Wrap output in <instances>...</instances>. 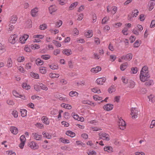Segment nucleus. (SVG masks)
Instances as JSON below:
<instances>
[{"mask_svg":"<svg viewBox=\"0 0 155 155\" xmlns=\"http://www.w3.org/2000/svg\"><path fill=\"white\" fill-rule=\"evenodd\" d=\"M91 91L93 92L94 93L99 94L101 93V91L99 89H98L96 88H93L92 89Z\"/></svg>","mask_w":155,"mask_h":155,"instance_id":"obj_46","label":"nucleus"},{"mask_svg":"<svg viewBox=\"0 0 155 155\" xmlns=\"http://www.w3.org/2000/svg\"><path fill=\"white\" fill-rule=\"evenodd\" d=\"M104 149L105 151H107L108 153H111L113 152V148L110 146H105L104 147Z\"/></svg>","mask_w":155,"mask_h":155,"instance_id":"obj_16","label":"nucleus"},{"mask_svg":"<svg viewBox=\"0 0 155 155\" xmlns=\"http://www.w3.org/2000/svg\"><path fill=\"white\" fill-rule=\"evenodd\" d=\"M109 18H107V17H104L102 20L101 23L103 24H105L106 22L108 21Z\"/></svg>","mask_w":155,"mask_h":155,"instance_id":"obj_53","label":"nucleus"},{"mask_svg":"<svg viewBox=\"0 0 155 155\" xmlns=\"http://www.w3.org/2000/svg\"><path fill=\"white\" fill-rule=\"evenodd\" d=\"M14 29V26L11 24L10 23L9 25V28L8 29V32H11Z\"/></svg>","mask_w":155,"mask_h":155,"instance_id":"obj_44","label":"nucleus"},{"mask_svg":"<svg viewBox=\"0 0 155 155\" xmlns=\"http://www.w3.org/2000/svg\"><path fill=\"white\" fill-rule=\"evenodd\" d=\"M38 12V8H35L31 10V15L33 17H35L36 16V14Z\"/></svg>","mask_w":155,"mask_h":155,"instance_id":"obj_15","label":"nucleus"},{"mask_svg":"<svg viewBox=\"0 0 155 155\" xmlns=\"http://www.w3.org/2000/svg\"><path fill=\"white\" fill-rule=\"evenodd\" d=\"M155 5V1L151 0L150 1L149 4L148 6L149 7V10L150 11L151 10L154 8V5Z\"/></svg>","mask_w":155,"mask_h":155,"instance_id":"obj_14","label":"nucleus"},{"mask_svg":"<svg viewBox=\"0 0 155 155\" xmlns=\"http://www.w3.org/2000/svg\"><path fill=\"white\" fill-rule=\"evenodd\" d=\"M51 56L49 55H43L41 56V58L43 59L47 60L49 59Z\"/></svg>","mask_w":155,"mask_h":155,"instance_id":"obj_45","label":"nucleus"},{"mask_svg":"<svg viewBox=\"0 0 155 155\" xmlns=\"http://www.w3.org/2000/svg\"><path fill=\"white\" fill-rule=\"evenodd\" d=\"M13 95L16 97H19L20 96V94H19L16 91H13Z\"/></svg>","mask_w":155,"mask_h":155,"instance_id":"obj_62","label":"nucleus"},{"mask_svg":"<svg viewBox=\"0 0 155 155\" xmlns=\"http://www.w3.org/2000/svg\"><path fill=\"white\" fill-rule=\"evenodd\" d=\"M94 99L96 101H101L102 99L101 97H99L97 95H95L93 96Z\"/></svg>","mask_w":155,"mask_h":155,"instance_id":"obj_39","label":"nucleus"},{"mask_svg":"<svg viewBox=\"0 0 155 155\" xmlns=\"http://www.w3.org/2000/svg\"><path fill=\"white\" fill-rule=\"evenodd\" d=\"M140 44H139V41L138 40H137L134 44L133 46L134 48H137L140 45Z\"/></svg>","mask_w":155,"mask_h":155,"instance_id":"obj_48","label":"nucleus"},{"mask_svg":"<svg viewBox=\"0 0 155 155\" xmlns=\"http://www.w3.org/2000/svg\"><path fill=\"white\" fill-rule=\"evenodd\" d=\"M131 71H132V73L133 74H136L138 71L137 68V67H133L131 68Z\"/></svg>","mask_w":155,"mask_h":155,"instance_id":"obj_61","label":"nucleus"},{"mask_svg":"<svg viewBox=\"0 0 155 155\" xmlns=\"http://www.w3.org/2000/svg\"><path fill=\"white\" fill-rule=\"evenodd\" d=\"M135 82L132 80H130L129 82V87L131 88H133L135 86Z\"/></svg>","mask_w":155,"mask_h":155,"instance_id":"obj_36","label":"nucleus"},{"mask_svg":"<svg viewBox=\"0 0 155 155\" xmlns=\"http://www.w3.org/2000/svg\"><path fill=\"white\" fill-rule=\"evenodd\" d=\"M20 112L21 113V115L22 117H24L26 116L27 111L26 110L20 109Z\"/></svg>","mask_w":155,"mask_h":155,"instance_id":"obj_27","label":"nucleus"},{"mask_svg":"<svg viewBox=\"0 0 155 155\" xmlns=\"http://www.w3.org/2000/svg\"><path fill=\"white\" fill-rule=\"evenodd\" d=\"M139 11L137 9L134 10V11L132 12L133 17H136L138 15Z\"/></svg>","mask_w":155,"mask_h":155,"instance_id":"obj_42","label":"nucleus"},{"mask_svg":"<svg viewBox=\"0 0 155 155\" xmlns=\"http://www.w3.org/2000/svg\"><path fill=\"white\" fill-rule=\"evenodd\" d=\"M43 61L39 58L37 59L35 61V63L37 65H42L43 64Z\"/></svg>","mask_w":155,"mask_h":155,"instance_id":"obj_34","label":"nucleus"},{"mask_svg":"<svg viewBox=\"0 0 155 155\" xmlns=\"http://www.w3.org/2000/svg\"><path fill=\"white\" fill-rule=\"evenodd\" d=\"M47 28V25L43 24L40 26V29L41 30H45Z\"/></svg>","mask_w":155,"mask_h":155,"instance_id":"obj_55","label":"nucleus"},{"mask_svg":"<svg viewBox=\"0 0 155 155\" xmlns=\"http://www.w3.org/2000/svg\"><path fill=\"white\" fill-rule=\"evenodd\" d=\"M62 21L61 20H59L56 24V26L58 27H59L62 25Z\"/></svg>","mask_w":155,"mask_h":155,"instance_id":"obj_59","label":"nucleus"},{"mask_svg":"<svg viewBox=\"0 0 155 155\" xmlns=\"http://www.w3.org/2000/svg\"><path fill=\"white\" fill-rule=\"evenodd\" d=\"M28 38V35H25L22 38H20V42L22 44L25 43V41Z\"/></svg>","mask_w":155,"mask_h":155,"instance_id":"obj_13","label":"nucleus"},{"mask_svg":"<svg viewBox=\"0 0 155 155\" xmlns=\"http://www.w3.org/2000/svg\"><path fill=\"white\" fill-rule=\"evenodd\" d=\"M126 123L125 121L120 117L119 118L118 121V125L119 126H121L122 128L120 127L121 129L123 130L124 128H125V126H126Z\"/></svg>","mask_w":155,"mask_h":155,"instance_id":"obj_5","label":"nucleus"},{"mask_svg":"<svg viewBox=\"0 0 155 155\" xmlns=\"http://www.w3.org/2000/svg\"><path fill=\"white\" fill-rule=\"evenodd\" d=\"M78 3L77 2H75L71 4L69 7V9L73 10L78 5Z\"/></svg>","mask_w":155,"mask_h":155,"instance_id":"obj_30","label":"nucleus"},{"mask_svg":"<svg viewBox=\"0 0 155 155\" xmlns=\"http://www.w3.org/2000/svg\"><path fill=\"white\" fill-rule=\"evenodd\" d=\"M22 86L23 88L25 89L26 90H28L30 88V86L25 83H23L22 85Z\"/></svg>","mask_w":155,"mask_h":155,"instance_id":"obj_40","label":"nucleus"},{"mask_svg":"<svg viewBox=\"0 0 155 155\" xmlns=\"http://www.w3.org/2000/svg\"><path fill=\"white\" fill-rule=\"evenodd\" d=\"M52 42L58 47L61 46V44L58 41L54 40L52 41Z\"/></svg>","mask_w":155,"mask_h":155,"instance_id":"obj_43","label":"nucleus"},{"mask_svg":"<svg viewBox=\"0 0 155 155\" xmlns=\"http://www.w3.org/2000/svg\"><path fill=\"white\" fill-rule=\"evenodd\" d=\"M66 134L72 137H73L75 136V133L70 130L67 131L66 133Z\"/></svg>","mask_w":155,"mask_h":155,"instance_id":"obj_21","label":"nucleus"},{"mask_svg":"<svg viewBox=\"0 0 155 155\" xmlns=\"http://www.w3.org/2000/svg\"><path fill=\"white\" fill-rule=\"evenodd\" d=\"M61 106L62 107H64L68 109H70L72 108V107L71 105L68 104H65L64 103H62L61 104Z\"/></svg>","mask_w":155,"mask_h":155,"instance_id":"obj_24","label":"nucleus"},{"mask_svg":"<svg viewBox=\"0 0 155 155\" xmlns=\"http://www.w3.org/2000/svg\"><path fill=\"white\" fill-rule=\"evenodd\" d=\"M138 111L136 108L132 107L131 109V115L133 118H136L137 117Z\"/></svg>","mask_w":155,"mask_h":155,"instance_id":"obj_2","label":"nucleus"},{"mask_svg":"<svg viewBox=\"0 0 155 155\" xmlns=\"http://www.w3.org/2000/svg\"><path fill=\"white\" fill-rule=\"evenodd\" d=\"M33 138L36 140H41L42 139V135L36 133H33L32 134Z\"/></svg>","mask_w":155,"mask_h":155,"instance_id":"obj_7","label":"nucleus"},{"mask_svg":"<svg viewBox=\"0 0 155 155\" xmlns=\"http://www.w3.org/2000/svg\"><path fill=\"white\" fill-rule=\"evenodd\" d=\"M28 145L29 147L32 149H37L39 148L38 145L34 141H31L28 143Z\"/></svg>","mask_w":155,"mask_h":155,"instance_id":"obj_3","label":"nucleus"},{"mask_svg":"<svg viewBox=\"0 0 155 155\" xmlns=\"http://www.w3.org/2000/svg\"><path fill=\"white\" fill-rule=\"evenodd\" d=\"M150 77V76L148 73H144V72H143L142 71H140V78L141 81L144 82L147 81V80Z\"/></svg>","mask_w":155,"mask_h":155,"instance_id":"obj_1","label":"nucleus"},{"mask_svg":"<svg viewBox=\"0 0 155 155\" xmlns=\"http://www.w3.org/2000/svg\"><path fill=\"white\" fill-rule=\"evenodd\" d=\"M101 67L97 66L96 68H92L91 69V71L94 73H97L101 70Z\"/></svg>","mask_w":155,"mask_h":155,"instance_id":"obj_12","label":"nucleus"},{"mask_svg":"<svg viewBox=\"0 0 155 155\" xmlns=\"http://www.w3.org/2000/svg\"><path fill=\"white\" fill-rule=\"evenodd\" d=\"M18 18L16 15H13L10 18L9 22L11 24H15Z\"/></svg>","mask_w":155,"mask_h":155,"instance_id":"obj_10","label":"nucleus"},{"mask_svg":"<svg viewBox=\"0 0 155 155\" xmlns=\"http://www.w3.org/2000/svg\"><path fill=\"white\" fill-rule=\"evenodd\" d=\"M145 84L147 86H150L153 85L154 84L153 81L152 80H149L146 81Z\"/></svg>","mask_w":155,"mask_h":155,"instance_id":"obj_23","label":"nucleus"},{"mask_svg":"<svg viewBox=\"0 0 155 155\" xmlns=\"http://www.w3.org/2000/svg\"><path fill=\"white\" fill-rule=\"evenodd\" d=\"M99 139H102L103 140H106L108 141L110 140L109 135L105 133L102 134L99 133Z\"/></svg>","mask_w":155,"mask_h":155,"instance_id":"obj_4","label":"nucleus"},{"mask_svg":"<svg viewBox=\"0 0 155 155\" xmlns=\"http://www.w3.org/2000/svg\"><path fill=\"white\" fill-rule=\"evenodd\" d=\"M49 66L50 68L52 70L58 69V66L57 64H49Z\"/></svg>","mask_w":155,"mask_h":155,"instance_id":"obj_28","label":"nucleus"},{"mask_svg":"<svg viewBox=\"0 0 155 155\" xmlns=\"http://www.w3.org/2000/svg\"><path fill=\"white\" fill-rule=\"evenodd\" d=\"M78 93L75 91H71L69 92V95L72 97H73L74 96H77L78 95Z\"/></svg>","mask_w":155,"mask_h":155,"instance_id":"obj_29","label":"nucleus"},{"mask_svg":"<svg viewBox=\"0 0 155 155\" xmlns=\"http://www.w3.org/2000/svg\"><path fill=\"white\" fill-rule=\"evenodd\" d=\"M143 29V27L141 25H138L137 26L136 29H137L139 31H141Z\"/></svg>","mask_w":155,"mask_h":155,"instance_id":"obj_56","label":"nucleus"},{"mask_svg":"<svg viewBox=\"0 0 155 155\" xmlns=\"http://www.w3.org/2000/svg\"><path fill=\"white\" fill-rule=\"evenodd\" d=\"M132 54L131 53H129L125 55H123L121 58L126 61H130L132 59Z\"/></svg>","mask_w":155,"mask_h":155,"instance_id":"obj_6","label":"nucleus"},{"mask_svg":"<svg viewBox=\"0 0 155 155\" xmlns=\"http://www.w3.org/2000/svg\"><path fill=\"white\" fill-rule=\"evenodd\" d=\"M40 73L42 74H45L46 73V68L45 67H41L39 69Z\"/></svg>","mask_w":155,"mask_h":155,"instance_id":"obj_37","label":"nucleus"},{"mask_svg":"<svg viewBox=\"0 0 155 155\" xmlns=\"http://www.w3.org/2000/svg\"><path fill=\"white\" fill-rule=\"evenodd\" d=\"M121 80L123 83L125 84H127L128 82V79L125 77H122L121 78Z\"/></svg>","mask_w":155,"mask_h":155,"instance_id":"obj_52","label":"nucleus"},{"mask_svg":"<svg viewBox=\"0 0 155 155\" xmlns=\"http://www.w3.org/2000/svg\"><path fill=\"white\" fill-rule=\"evenodd\" d=\"M93 33L91 31L88 30L85 33V35L87 38H91L93 36Z\"/></svg>","mask_w":155,"mask_h":155,"instance_id":"obj_25","label":"nucleus"},{"mask_svg":"<svg viewBox=\"0 0 155 155\" xmlns=\"http://www.w3.org/2000/svg\"><path fill=\"white\" fill-rule=\"evenodd\" d=\"M20 140L21 141V142H25L26 139H25V135H21L20 137Z\"/></svg>","mask_w":155,"mask_h":155,"instance_id":"obj_60","label":"nucleus"},{"mask_svg":"<svg viewBox=\"0 0 155 155\" xmlns=\"http://www.w3.org/2000/svg\"><path fill=\"white\" fill-rule=\"evenodd\" d=\"M44 137L48 139H50L51 138V136L49 135V133L47 132H43L42 133Z\"/></svg>","mask_w":155,"mask_h":155,"instance_id":"obj_26","label":"nucleus"},{"mask_svg":"<svg viewBox=\"0 0 155 155\" xmlns=\"http://www.w3.org/2000/svg\"><path fill=\"white\" fill-rule=\"evenodd\" d=\"M40 85L41 88V89L46 91L48 90V88L45 85L43 84H40Z\"/></svg>","mask_w":155,"mask_h":155,"instance_id":"obj_50","label":"nucleus"},{"mask_svg":"<svg viewBox=\"0 0 155 155\" xmlns=\"http://www.w3.org/2000/svg\"><path fill=\"white\" fill-rule=\"evenodd\" d=\"M155 26V20H153L151 23L150 25V27L151 28H153Z\"/></svg>","mask_w":155,"mask_h":155,"instance_id":"obj_64","label":"nucleus"},{"mask_svg":"<svg viewBox=\"0 0 155 155\" xmlns=\"http://www.w3.org/2000/svg\"><path fill=\"white\" fill-rule=\"evenodd\" d=\"M128 66V64L127 63H124L120 65V69L121 71H124L127 68Z\"/></svg>","mask_w":155,"mask_h":155,"instance_id":"obj_19","label":"nucleus"},{"mask_svg":"<svg viewBox=\"0 0 155 155\" xmlns=\"http://www.w3.org/2000/svg\"><path fill=\"white\" fill-rule=\"evenodd\" d=\"M148 97L149 98V101L153 103L155 102V97L153 95H150Z\"/></svg>","mask_w":155,"mask_h":155,"instance_id":"obj_35","label":"nucleus"},{"mask_svg":"<svg viewBox=\"0 0 155 155\" xmlns=\"http://www.w3.org/2000/svg\"><path fill=\"white\" fill-rule=\"evenodd\" d=\"M106 79L105 77H102L97 78L96 81L97 84L99 85H102L105 82Z\"/></svg>","mask_w":155,"mask_h":155,"instance_id":"obj_8","label":"nucleus"},{"mask_svg":"<svg viewBox=\"0 0 155 155\" xmlns=\"http://www.w3.org/2000/svg\"><path fill=\"white\" fill-rule=\"evenodd\" d=\"M72 116L73 117L74 119L78 120L79 119V116L78 114H76L75 113H72L71 114Z\"/></svg>","mask_w":155,"mask_h":155,"instance_id":"obj_51","label":"nucleus"},{"mask_svg":"<svg viewBox=\"0 0 155 155\" xmlns=\"http://www.w3.org/2000/svg\"><path fill=\"white\" fill-rule=\"evenodd\" d=\"M148 67L147 66H144L142 68L141 71H142L144 73H148Z\"/></svg>","mask_w":155,"mask_h":155,"instance_id":"obj_54","label":"nucleus"},{"mask_svg":"<svg viewBox=\"0 0 155 155\" xmlns=\"http://www.w3.org/2000/svg\"><path fill=\"white\" fill-rule=\"evenodd\" d=\"M31 66V63H28L26 64L25 66V68L28 70L30 69Z\"/></svg>","mask_w":155,"mask_h":155,"instance_id":"obj_57","label":"nucleus"},{"mask_svg":"<svg viewBox=\"0 0 155 155\" xmlns=\"http://www.w3.org/2000/svg\"><path fill=\"white\" fill-rule=\"evenodd\" d=\"M60 53V50L59 49H57L53 51V54L56 55L59 54Z\"/></svg>","mask_w":155,"mask_h":155,"instance_id":"obj_63","label":"nucleus"},{"mask_svg":"<svg viewBox=\"0 0 155 155\" xmlns=\"http://www.w3.org/2000/svg\"><path fill=\"white\" fill-rule=\"evenodd\" d=\"M12 62L11 58L8 59L7 62V66L8 67H11L12 66Z\"/></svg>","mask_w":155,"mask_h":155,"instance_id":"obj_41","label":"nucleus"},{"mask_svg":"<svg viewBox=\"0 0 155 155\" xmlns=\"http://www.w3.org/2000/svg\"><path fill=\"white\" fill-rule=\"evenodd\" d=\"M108 91L110 93H112L115 92V89L114 86H111L108 89Z\"/></svg>","mask_w":155,"mask_h":155,"instance_id":"obj_38","label":"nucleus"},{"mask_svg":"<svg viewBox=\"0 0 155 155\" xmlns=\"http://www.w3.org/2000/svg\"><path fill=\"white\" fill-rule=\"evenodd\" d=\"M17 36L16 35H14L10 37L9 40L12 44H14L17 40Z\"/></svg>","mask_w":155,"mask_h":155,"instance_id":"obj_11","label":"nucleus"},{"mask_svg":"<svg viewBox=\"0 0 155 155\" xmlns=\"http://www.w3.org/2000/svg\"><path fill=\"white\" fill-rule=\"evenodd\" d=\"M60 140L63 143H69V140L67 139H66L63 138H61L60 139Z\"/></svg>","mask_w":155,"mask_h":155,"instance_id":"obj_47","label":"nucleus"},{"mask_svg":"<svg viewBox=\"0 0 155 155\" xmlns=\"http://www.w3.org/2000/svg\"><path fill=\"white\" fill-rule=\"evenodd\" d=\"M6 50L4 46L0 43V55L5 52Z\"/></svg>","mask_w":155,"mask_h":155,"instance_id":"obj_33","label":"nucleus"},{"mask_svg":"<svg viewBox=\"0 0 155 155\" xmlns=\"http://www.w3.org/2000/svg\"><path fill=\"white\" fill-rule=\"evenodd\" d=\"M49 10L50 13L51 14L52 13L55 12L57 10V9L55 5H52L50 6L49 8Z\"/></svg>","mask_w":155,"mask_h":155,"instance_id":"obj_18","label":"nucleus"},{"mask_svg":"<svg viewBox=\"0 0 155 155\" xmlns=\"http://www.w3.org/2000/svg\"><path fill=\"white\" fill-rule=\"evenodd\" d=\"M30 75L32 77L35 79H38L39 78V76L38 74L32 72L31 73Z\"/></svg>","mask_w":155,"mask_h":155,"instance_id":"obj_32","label":"nucleus"},{"mask_svg":"<svg viewBox=\"0 0 155 155\" xmlns=\"http://www.w3.org/2000/svg\"><path fill=\"white\" fill-rule=\"evenodd\" d=\"M10 130L13 134H16L18 133V128L12 126L11 127Z\"/></svg>","mask_w":155,"mask_h":155,"instance_id":"obj_17","label":"nucleus"},{"mask_svg":"<svg viewBox=\"0 0 155 155\" xmlns=\"http://www.w3.org/2000/svg\"><path fill=\"white\" fill-rule=\"evenodd\" d=\"M113 104H107L104 105L103 107V108L104 110L108 111L111 110L113 109Z\"/></svg>","mask_w":155,"mask_h":155,"instance_id":"obj_9","label":"nucleus"},{"mask_svg":"<svg viewBox=\"0 0 155 155\" xmlns=\"http://www.w3.org/2000/svg\"><path fill=\"white\" fill-rule=\"evenodd\" d=\"M34 88L37 91H40L41 87L40 85H38V84L35 85L34 86Z\"/></svg>","mask_w":155,"mask_h":155,"instance_id":"obj_49","label":"nucleus"},{"mask_svg":"<svg viewBox=\"0 0 155 155\" xmlns=\"http://www.w3.org/2000/svg\"><path fill=\"white\" fill-rule=\"evenodd\" d=\"M49 76L51 78H57L59 77V74H53L52 73H50L49 74Z\"/></svg>","mask_w":155,"mask_h":155,"instance_id":"obj_31","label":"nucleus"},{"mask_svg":"<svg viewBox=\"0 0 155 155\" xmlns=\"http://www.w3.org/2000/svg\"><path fill=\"white\" fill-rule=\"evenodd\" d=\"M63 53L69 56L72 54L71 51L70 49H65L63 51Z\"/></svg>","mask_w":155,"mask_h":155,"instance_id":"obj_22","label":"nucleus"},{"mask_svg":"<svg viewBox=\"0 0 155 155\" xmlns=\"http://www.w3.org/2000/svg\"><path fill=\"white\" fill-rule=\"evenodd\" d=\"M17 60L18 62H23L25 60V57L23 56L20 57L18 58Z\"/></svg>","mask_w":155,"mask_h":155,"instance_id":"obj_58","label":"nucleus"},{"mask_svg":"<svg viewBox=\"0 0 155 155\" xmlns=\"http://www.w3.org/2000/svg\"><path fill=\"white\" fill-rule=\"evenodd\" d=\"M41 120L43 123L45 124H49V121L48 120V119L47 117L44 116H43L42 117Z\"/></svg>","mask_w":155,"mask_h":155,"instance_id":"obj_20","label":"nucleus"}]
</instances>
